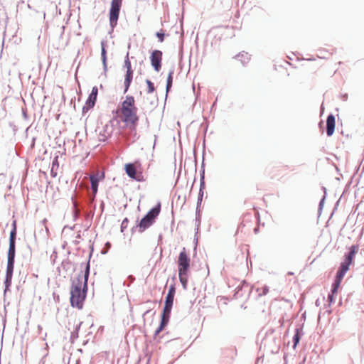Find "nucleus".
<instances>
[{"label": "nucleus", "instance_id": "nucleus-49", "mask_svg": "<svg viewBox=\"0 0 364 364\" xmlns=\"http://www.w3.org/2000/svg\"><path fill=\"white\" fill-rule=\"evenodd\" d=\"M321 52L320 51V55H321ZM323 58V56H321V55H320V56H319V58Z\"/></svg>", "mask_w": 364, "mask_h": 364}, {"label": "nucleus", "instance_id": "nucleus-37", "mask_svg": "<svg viewBox=\"0 0 364 364\" xmlns=\"http://www.w3.org/2000/svg\"><path fill=\"white\" fill-rule=\"evenodd\" d=\"M50 174H51L52 177H55L57 176V173L55 171H54V168H51Z\"/></svg>", "mask_w": 364, "mask_h": 364}, {"label": "nucleus", "instance_id": "nucleus-7", "mask_svg": "<svg viewBox=\"0 0 364 364\" xmlns=\"http://www.w3.org/2000/svg\"><path fill=\"white\" fill-rule=\"evenodd\" d=\"M138 108H132L122 111V122L124 123L123 127L134 125L138 126L139 117L137 115Z\"/></svg>", "mask_w": 364, "mask_h": 364}, {"label": "nucleus", "instance_id": "nucleus-19", "mask_svg": "<svg viewBox=\"0 0 364 364\" xmlns=\"http://www.w3.org/2000/svg\"><path fill=\"white\" fill-rule=\"evenodd\" d=\"M174 74V68H171L166 78V99L167 98L168 93L171 91V87L173 86V77Z\"/></svg>", "mask_w": 364, "mask_h": 364}, {"label": "nucleus", "instance_id": "nucleus-25", "mask_svg": "<svg viewBox=\"0 0 364 364\" xmlns=\"http://www.w3.org/2000/svg\"><path fill=\"white\" fill-rule=\"evenodd\" d=\"M188 274V273H178L179 281L183 287V289L185 290L187 289Z\"/></svg>", "mask_w": 364, "mask_h": 364}, {"label": "nucleus", "instance_id": "nucleus-52", "mask_svg": "<svg viewBox=\"0 0 364 364\" xmlns=\"http://www.w3.org/2000/svg\"><path fill=\"white\" fill-rule=\"evenodd\" d=\"M149 311H149V310H148V311H146L145 312V314H148Z\"/></svg>", "mask_w": 364, "mask_h": 364}, {"label": "nucleus", "instance_id": "nucleus-32", "mask_svg": "<svg viewBox=\"0 0 364 364\" xmlns=\"http://www.w3.org/2000/svg\"><path fill=\"white\" fill-rule=\"evenodd\" d=\"M175 293H176V288H175L174 285H171L169 287L168 291L166 296L174 299Z\"/></svg>", "mask_w": 364, "mask_h": 364}, {"label": "nucleus", "instance_id": "nucleus-12", "mask_svg": "<svg viewBox=\"0 0 364 364\" xmlns=\"http://www.w3.org/2000/svg\"><path fill=\"white\" fill-rule=\"evenodd\" d=\"M14 263V259H7L6 277L4 280V293H6L7 291H9L10 287L11 286Z\"/></svg>", "mask_w": 364, "mask_h": 364}, {"label": "nucleus", "instance_id": "nucleus-38", "mask_svg": "<svg viewBox=\"0 0 364 364\" xmlns=\"http://www.w3.org/2000/svg\"><path fill=\"white\" fill-rule=\"evenodd\" d=\"M22 114H23V117L24 119H27L28 118V115H27V113H26V111L25 109H22Z\"/></svg>", "mask_w": 364, "mask_h": 364}, {"label": "nucleus", "instance_id": "nucleus-11", "mask_svg": "<svg viewBox=\"0 0 364 364\" xmlns=\"http://www.w3.org/2000/svg\"><path fill=\"white\" fill-rule=\"evenodd\" d=\"M97 94L98 88L97 86H94L86 100L85 105L82 107V112L83 115H85L94 107L97 101Z\"/></svg>", "mask_w": 364, "mask_h": 364}, {"label": "nucleus", "instance_id": "nucleus-8", "mask_svg": "<svg viewBox=\"0 0 364 364\" xmlns=\"http://www.w3.org/2000/svg\"><path fill=\"white\" fill-rule=\"evenodd\" d=\"M12 229L10 232L9 235V250L7 252V259H14L16 256V221H14L12 223Z\"/></svg>", "mask_w": 364, "mask_h": 364}, {"label": "nucleus", "instance_id": "nucleus-36", "mask_svg": "<svg viewBox=\"0 0 364 364\" xmlns=\"http://www.w3.org/2000/svg\"><path fill=\"white\" fill-rule=\"evenodd\" d=\"M55 165L58 166V156H56V157L53 159V162H52V168H54V166H55Z\"/></svg>", "mask_w": 364, "mask_h": 364}, {"label": "nucleus", "instance_id": "nucleus-47", "mask_svg": "<svg viewBox=\"0 0 364 364\" xmlns=\"http://www.w3.org/2000/svg\"><path fill=\"white\" fill-rule=\"evenodd\" d=\"M243 285H247V284L246 283V282H243Z\"/></svg>", "mask_w": 364, "mask_h": 364}, {"label": "nucleus", "instance_id": "nucleus-42", "mask_svg": "<svg viewBox=\"0 0 364 364\" xmlns=\"http://www.w3.org/2000/svg\"><path fill=\"white\" fill-rule=\"evenodd\" d=\"M242 288V287H240V286H238L236 289H237V292H238L240 290H241Z\"/></svg>", "mask_w": 364, "mask_h": 364}, {"label": "nucleus", "instance_id": "nucleus-10", "mask_svg": "<svg viewBox=\"0 0 364 364\" xmlns=\"http://www.w3.org/2000/svg\"><path fill=\"white\" fill-rule=\"evenodd\" d=\"M163 52L158 49H154L150 53V63L156 72H159L162 65Z\"/></svg>", "mask_w": 364, "mask_h": 364}, {"label": "nucleus", "instance_id": "nucleus-28", "mask_svg": "<svg viewBox=\"0 0 364 364\" xmlns=\"http://www.w3.org/2000/svg\"><path fill=\"white\" fill-rule=\"evenodd\" d=\"M124 68L127 69V70H133L132 68V64L129 58V52L127 53V55L124 58Z\"/></svg>", "mask_w": 364, "mask_h": 364}, {"label": "nucleus", "instance_id": "nucleus-41", "mask_svg": "<svg viewBox=\"0 0 364 364\" xmlns=\"http://www.w3.org/2000/svg\"><path fill=\"white\" fill-rule=\"evenodd\" d=\"M306 60H316V58H305Z\"/></svg>", "mask_w": 364, "mask_h": 364}, {"label": "nucleus", "instance_id": "nucleus-51", "mask_svg": "<svg viewBox=\"0 0 364 364\" xmlns=\"http://www.w3.org/2000/svg\"><path fill=\"white\" fill-rule=\"evenodd\" d=\"M288 274H293V273H292V272H289L288 273Z\"/></svg>", "mask_w": 364, "mask_h": 364}, {"label": "nucleus", "instance_id": "nucleus-22", "mask_svg": "<svg viewBox=\"0 0 364 364\" xmlns=\"http://www.w3.org/2000/svg\"><path fill=\"white\" fill-rule=\"evenodd\" d=\"M303 334L302 329L300 328H296L295 330V333L293 336V348H295L298 343H299L301 335Z\"/></svg>", "mask_w": 364, "mask_h": 364}, {"label": "nucleus", "instance_id": "nucleus-16", "mask_svg": "<svg viewBox=\"0 0 364 364\" xmlns=\"http://www.w3.org/2000/svg\"><path fill=\"white\" fill-rule=\"evenodd\" d=\"M173 299H174L166 296L164 306L161 313L162 315L168 316L170 317L173 304Z\"/></svg>", "mask_w": 364, "mask_h": 364}, {"label": "nucleus", "instance_id": "nucleus-45", "mask_svg": "<svg viewBox=\"0 0 364 364\" xmlns=\"http://www.w3.org/2000/svg\"><path fill=\"white\" fill-rule=\"evenodd\" d=\"M258 231H259V228H255L254 229V232H255V233H257Z\"/></svg>", "mask_w": 364, "mask_h": 364}, {"label": "nucleus", "instance_id": "nucleus-20", "mask_svg": "<svg viewBox=\"0 0 364 364\" xmlns=\"http://www.w3.org/2000/svg\"><path fill=\"white\" fill-rule=\"evenodd\" d=\"M104 171H98L90 176V182H101L105 179Z\"/></svg>", "mask_w": 364, "mask_h": 364}, {"label": "nucleus", "instance_id": "nucleus-3", "mask_svg": "<svg viewBox=\"0 0 364 364\" xmlns=\"http://www.w3.org/2000/svg\"><path fill=\"white\" fill-rule=\"evenodd\" d=\"M161 203L159 202L154 207L150 209L139 221L138 227L141 232L149 228L155 221L161 211Z\"/></svg>", "mask_w": 364, "mask_h": 364}, {"label": "nucleus", "instance_id": "nucleus-33", "mask_svg": "<svg viewBox=\"0 0 364 364\" xmlns=\"http://www.w3.org/2000/svg\"><path fill=\"white\" fill-rule=\"evenodd\" d=\"M129 220L127 218H125L121 224V232H124V230L127 228Z\"/></svg>", "mask_w": 364, "mask_h": 364}, {"label": "nucleus", "instance_id": "nucleus-9", "mask_svg": "<svg viewBox=\"0 0 364 364\" xmlns=\"http://www.w3.org/2000/svg\"><path fill=\"white\" fill-rule=\"evenodd\" d=\"M178 273H188L190 269V257L186 253V249L179 253L178 258Z\"/></svg>", "mask_w": 364, "mask_h": 364}, {"label": "nucleus", "instance_id": "nucleus-14", "mask_svg": "<svg viewBox=\"0 0 364 364\" xmlns=\"http://www.w3.org/2000/svg\"><path fill=\"white\" fill-rule=\"evenodd\" d=\"M136 107L134 97L132 95H127L125 100L122 102V111Z\"/></svg>", "mask_w": 364, "mask_h": 364}, {"label": "nucleus", "instance_id": "nucleus-15", "mask_svg": "<svg viewBox=\"0 0 364 364\" xmlns=\"http://www.w3.org/2000/svg\"><path fill=\"white\" fill-rule=\"evenodd\" d=\"M335 130V117L331 114L326 119V134L328 136H331Z\"/></svg>", "mask_w": 364, "mask_h": 364}, {"label": "nucleus", "instance_id": "nucleus-1", "mask_svg": "<svg viewBox=\"0 0 364 364\" xmlns=\"http://www.w3.org/2000/svg\"><path fill=\"white\" fill-rule=\"evenodd\" d=\"M90 260L85 264L84 272L80 273L72 280L70 287V305L72 307L81 309L83 307L84 301L86 299L87 292V281L90 276Z\"/></svg>", "mask_w": 364, "mask_h": 364}, {"label": "nucleus", "instance_id": "nucleus-13", "mask_svg": "<svg viewBox=\"0 0 364 364\" xmlns=\"http://www.w3.org/2000/svg\"><path fill=\"white\" fill-rule=\"evenodd\" d=\"M101 46V60L102 63L103 73L102 75H104L105 77L107 76V72L108 70L107 68V41L106 40H102L100 42Z\"/></svg>", "mask_w": 364, "mask_h": 364}, {"label": "nucleus", "instance_id": "nucleus-43", "mask_svg": "<svg viewBox=\"0 0 364 364\" xmlns=\"http://www.w3.org/2000/svg\"><path fill=\"white\" fill-rule=\"evenodd\" d=\"M315 304L316 306H318V304H319V302H318V299H317L316 301H315Z\"/></svg>", "mask_w": 364, "mask_h": 364}, {"label": "nucleus", "instance_id": "nucleus-50", "mask_svg": "<svg viewBox=\"0 0 364 364\" xmlns=\"http://www.w3.org/2000/svg\"><path fill=\"white\" fill-rule=\"evenodd\" d=\"M112 132H113V130L112 129V130L110 131V133H109V134L110 135V134L112 133Z\"/></svg>", "mask_w": 364, "mask_h": 364}, {"label": "nucleus", "instance_id": "nucleus-34", "mask_svg": "<svg viewBox=\"0 0 364 364\" xmlns=\"http://www.w3.org/2000/svg\"><path fill=\"white\" fill-rule=\"evenodd\" d=\"M261 292H259V296H264L269 292V287L267 286H264L261 289Z\"/></svg>", "mask_w": 364, "mask_h": 364}, {"label": "nucleus", "instance_id": "nucleus-35", "mask_svg": "<svg viewBox=\"0 0 364 364\" xmlns=\"http://www.w3.org/2000/svg\"><path fill=\"white\" fill-rule=\"evenodd\" d=\"M217 102H218V97L215 99V100L212 104V105L210 107V112H212L213 110L215 109L216 105H217Z\"/></svg>", "mask_w": 364, "mask_h": 364}, {"label": "nucleus", "instance_id": "nucleus-31", "mask_svg": "<svg viewBox=\"0 0 364 364\" xmlns=\"http://www.w3.org/2000/svg\"><path fill=\"white\" fill-rule=\"evenodd\" d=\"M82 322H80L75 327L73 332L71 333V339H76L78 338V331L80 330Z\"/></svg>", "mask_w": 364, "mask_h": 364}, {"label": "nucleus", "instance_id": "nucleus-5", "mask_svg": "<svg viewBox=\"0 0 364 364\" xmlns=\"http://www.w3.org/2000/svg\"><path fill=\"white\" fill-rule=\"evenodd\" d=\"M124 169L126 174L131 179L134 180L136 182H141V180L138 178V175L141 174L142 171L141 164L139 160L125 164Z\"/></svg>", "mask_w": 364, "mask_h": 364}, {"label": "nucleus", "instance_id": "nucleus-29", "mask_svg": "<svg viewBox=\"0 0 364 364\" xmlns=\"http://www.w3.org/2000/svg\"><path fill=\"white\" fill-rule=\"evenodd\" d=\"M98 185H99V183H90V188H91L92 193V196H90L91 200H93L95 198V195L97 193Z\"/></svg>", "mask_w": 364, "mask_h": 364}, {"label": "nucleus", "instance_id": "nucleus-53", "mask_svg": "<svg viewBox=\"0 0 364 364\" xmlns=\"http://www.w3.org/2000/svg\"><path fill=\"white\" fill-rule=\"evenodd\" d=\"M121 1H122V0H121Z\"/></svg>", "mask_w": 364, "mask_h": 364}, {"label": "nucleus", "instance_id": "nucleus-21", "mask_svg": "<svg viewBox=\"0 0 364 364\" xmlns=\"http://www.w3.org/2000/svg\"><path fill=\"white\" fill-rule=\"evenodd\" d=\"M237 60L241 61L242 64L245 65L250 60V55L247 53L242 52L238 53L235 57Z\"/></svg>", "mask_w": 364, "mask_h": 364}, {"label": "nucleus", "instance_id": "nucleus-6", "mask_svg": "<svg viewBox=\"0 0 364 364\" xmlns=\"http://www.w3.org/2000/svg\"><path fill=\"white\" fill-rule=\"evenodd\" d=\"M121 129H128V131L122 134L119 132V134L124 137L123 144L126 148L129 147L132 144L134 143L139 138V135L137 134L136 128L137 126L129 125L126 127H120Z\"/></svg>", "mask_w": 364, "mask_h": 364}, {"label": "nucleus", "instance_id": "nucleus-26", "mask_svg": "<svg viewBox=\"0 0 364 364\" xmlns=\"http://www.w3.org/2000/svg\"><path fill=\"white\" fill-rule=\"evenodd\" d=\"M155 36L157 38L159 42L163 43L164 41L165 37L168 36V34L166 33L165 30L160 29L159 31L156 32Z\"/></svg>", "mask_w": 364, "mask_h": 364}, {"label": "nucleus", "instance_id": "nucleus-23", "mask_svg": "<svg viewBox=\"0 0 364 364\" xmlns=\"http://www.w3.org/2000/svg\"><path fill=\"white\" fill-rule=\"evenodd\" d=\"M205 184L206 183H200V188H199V192H198V195L196 208L200 209V207L201 205V203H202L203 197V194H204V189L205 188Z\"/></svg>", "mask_w": 364, "mask_h": 364}, {"label": "nucleus", "instance_id": "nucleus-48", "mask_svg": "<svg viewBox=\"0 0 364 364\" xmlns=\"http://www.w3.org/2000/svg\"><path fill=\"white\" fill-rule=\"evenodd\" d=\"M193 184H194V183H192L191 187V189H192V188H193Z\"/></svg>", "mask_w": 364, "mask_h": 364}, {"label": "nucleus", "instance_id": "nucleus-24", "mask_svg": "<svg viewBox=\"0 0 364 364\" xmlns=\"http://www.w3.org/2000/svg\"><path fill=\"white\" fill-rule=\"evenodd\" d=\"M114 122H116V125L119 126L120 127V120L118 119L117 117H113L107 124H106L104 127V132H107L109 129V124H111V127H113L115 124Z\"/></svg>", "mask_w": 364, "mask_h": 364}, {"label": "nucleus", "instance_id": "nucleus-44", "mask_svg": "<svg viewBox=\"0 0 364 364\" xmlns=\"http://www.w3.org/2000/svg\"><path fill=\"white\" fill-rule=\"evenodd\" d=\"M105 245H106V246H107V247H110L111 244H110V242H106V244H105Z\"/></svg>", "mask_w": 364, "mask_h": 364}, {"label": "nucleus", "instance_id": "nucleus-18", "mask_svg": "<svg viewBox=\"0 0 364 364\" xmlns=\"http://www.w3.org/2000/svg\"><path fill=\"white\" fill-rule=\"evenodd\" d=\"M170 317L161 314V321L158 328L155 330L154 336H158L168 325Z\"/></svg>", "mask_w": 364, "mask_h": 364}, {"label": "nucleus", "instance_id": "nucleus-39", "mask_svg": "<svg viewBox=\"0 0 364 364\" xmlns=\"http://www.w3.org/2000/svg\"><path fill=\"white\" fill-rule=\"evenodd\" d=\"M113 32H114V29H112V27H110V31H109V33H109V35H110V37H111V38L112 37V34L113 33Z\"/></svg>", "mask_w": 364, "mask_h": 364}, {"label": "nucleus", "instance_id": "nucleus-4", "mask_svg": "<svg viewBox=\"0 0 364 364\" xmlns=\"http://www.w3.org/2000/svg\"><path fill=\"white\" fill-rule=\"evenodd\" d=\"M122 6V1L121 0H112L110 2L108 16L109 27H112V29H114L117 26Z\"/></svg>", "mask_w": 364, "mask_h": 364}, {"label": "nucleus", "instance_id": "nucleus-40", "mask_svg": "<svg viewBox=\"0 0 364 364\" xmlns=\"http://www.w3.org/2000/svg\"><path fill=\"white\" fill-rule=\"evenodd\" d=\"M200 182H204V176L201 175Z\"/></svg>", "mask_w": 364, "mask_h": 364}, {"label": "nucleus", "instance_id": "nucleus-46", "mask_svg": "<svg viewBox=\"0 0 364 364\" xmlns=\"http://www.w3.org/2000/svg\"><path fill=\"white\" fill-rule=\"evenodd\" d=\"M71 200H74L73 197L71 198ZM73 203H74V205H75V201H73Z\"/></svg>", "mask_w": 364, "mask_h": 364}, {"label": "nucleus", "instance_id": "nucleus-27", "mask_svg": "<svg viewBox=\"0 0 364 364\" xmlns=\"http://www.w3.org/2000/svg\"><path fill=\"white\" fill-rule=\"evenodd\" d=\"M145 82L147 86V93H153L156 90L154 82L149 79H146Z\"/></svg>", "mask_w": 364, "mask_h": 364}, {"label": "nucleus", "instance_id": "nucleus-2", "mask_svg": "<svg viewBox=\"0 0 364 364\" xmlns=\"http://www.w3.org/2000/svg\"><path fill=\"white\" fill-rule=\"evenodd\" d=\"M358 251V247L353 245L350 248V252L346 256L344 262L341 264V266L337 272L336 277L334 283L333 284L332 294H334L340 286V284L348 271L350 265L352 264L354 256Z\"/></svg>", "mask_w": 364, "mask_h": 364}, {"label": "nucleus", "instance_id": "nucleus-30", "mask_svg": "<svg viewBox=\"0 0 364 364\" xmlns=\"http://www.w3.org/2000/svg\"><path fill=\"white\" fill-rule=\"evenodd\" d=\"M200 209L199 208H196V225L197 226V228H196V233L198 232V228H199V225H200Z\"/></svg>", "mask_w": 364, "mask_h": 364}, {"label": "nucleus", "instance_id": "nucleus-17", "mask_svg": "<svg viewBox=\"0 0 364 364\" xmlns=\"http://www.w3.org/2000/svg\"><path fill=\"white\" fill-rule=\"evenodd\" d=\"M133 79V70H127L124 75V94L127 93L129 89Z\"/></svg>", "mask_w": 364, "mask_h": 364}]
</instances>
